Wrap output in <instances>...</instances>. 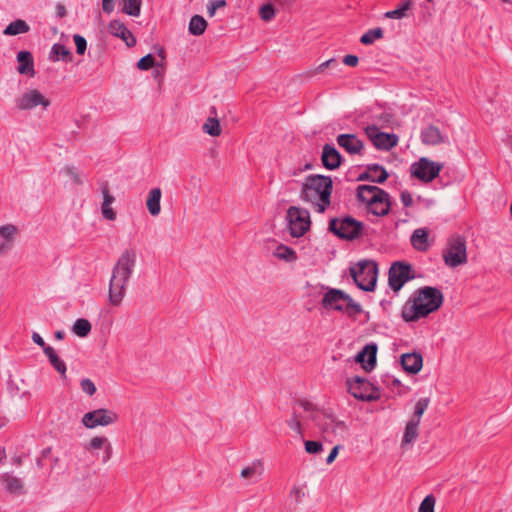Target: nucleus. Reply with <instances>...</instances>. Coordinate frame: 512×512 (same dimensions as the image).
Wrapping results in <instances>:
<instances>
[{"label":"nucleus","instance_id":"1","mask_svg":"<svg viewBox=\"0 0 512 512\" xmlns=\"http://www.w3.org/2000/svg\"><path fill=\"white\" fill-rule=\"evenodd\" d=\"M333 181L330 176L313 174L305 177L300 190V198L310 203L317 212L323 213L331 204Z\"/></svg>","mask_w":512,"mask_h":512},{"label":"nucleus","instance_id":"2","mask_svg":"<svg viewBox=\"0 0 512 512\" xmlns=\"http://www.w3.org/2000/svg\"><path fill=\"white\" fill-rule=\"evenodd\" d=\"M442 303L443 294L439 289L423 287L416 292L411 304L410 301L406 303L402 310V318L406 322L416 321L438 310Z\"/></svg>","mask_w":512,"mask_h":512},{"label":"nucleus","instance_id":"3","mask_svg":"<svg viewBox=\"0 0 512 512\" xmlns=\"http://www.w3.org/2000/svg\"><path fill=\"white\" fill-rule=\"evenodd\" d=\"M296 405L301 407L305 412L310 413V419L321 430L326 439L331 437L344 438L348 431V427L344 421L339 420L335 415L326 411L317 409L311 402L307 400H297Z\"/></svg>","mask_w":512,"mask_h":512},{"label":"nucleus","instance_id":"4","mask_svg":"<svg viewBox=\"0 0 512 512\" xmlns=\"http://www.w3.org/2000/svg\"><path fill=\"white\" fill-rule=\"evenodd\" d=\"M321 305L326 310L342 312L351 318L363 312L362 306L349 294L336 288H328L321 300Z\"/></svg>","mask_w":512,"mask_h":512},{"label":"nucleus","instance_id":"5","mask_svg":"<svg viewBox=\"0 0 512 512\" xmlns=\"http://www.w3.org/2000/svg\"><path fill=\"white\" fill-rule=\"evenodd\" d=\"M128 281V251H125L115 265L109 284V302L119 305L126 293Z\"/></svg>","mask_w":512,"mask_h":512},{"label":"nucleus","instance_id":"6","mask_svg":"<svg viewBox=\"0 0 512 512\" xmlns=\"http://www.w3.org/2000/svg\"><path fill=\"white\" fill-rule=\"evenodd\" d=\"M358 288L363 291H373L378 277L377 263L372 260H361L349 269Z\"/></svg>","mask_w":512,"mask_h":512},{"label":"nucleus","instance_id":"7","mask_svg":"<svg viewBox=\"0 0 512 512\" xmlns=\"http://www.w3.org/2000/svg\"><path fill=\"white\" fill-rule=\"evenodd\" d=\"M329 230L341 239L354 240L361 235L363 223L351 216L333 218L329 222Z\"/></svg>","mask_w":512,"mask_h":512},{"label":"nucleus","instance_id":"8","mask_svg":"<svg viewBox=\"0 0 512 512\" xmlns=\"http://www.w3.org/2000/svg\"><path fill=\"white\" fill-rule=\"evenodd\" d=\"M445 264L455 268L467 262L466 240L462 236H453L442 253Z\"/></svg>","mask_w":512,"mask_h":512},{"label":"nucleus","instance_id":"9","mask_svg":"<svg viewBox=\"0 0 512 512\" xmlns=\"http://www.w3.org/2000/svg\"><path fill=\"white\" fill-rule=\"evenodd\" d=\"M286 219L292 237H301L310 228V214L304 208L291 206L287 210Z\"/></svg>","mask_w":512,"mask_h":512},{"label":"nucleus","instance_id":"10","mask_svg":"<svg viewBox=\"0 0 512 512\" xmlns=\"http://www.w3.org/2000/svg\"><path fill=\"white\" fill-rule=\"evenodd\" d=\"M442 164L433 162L428 158L422 157L418 162H415L410 167V172L413 177H416L420 181L425 183L431 182L438 177Z\"/></svg>","mask_w":512,"mask_h":512},{"label":"nucleus","instance_id":"11","mask_svg":"<svg viewBox=\"0 0 512 512\" xmlns=\"http://www.w3.org/2000/svg\"><path fill=\"white\" fill-rule=\"evenodd\" d=\"M117 420L116 413L100 408L90 412H87L82 417V424L88 428L93 429L97 426H108Z\"/></svg>","mask_w":512,"mask_h":512},{"label":"nucleus","instance_id":"12","mask_svg":"<svg viewBox=\"0 0 512 512\" xmlns=\"http://www.w3.org/2000/svg\"><path fill=\"white\" fill-rule=\"evenodd\" d=\"M411 265L404 262H394L388 273L389 286L395 291H399L403 285L413 276L410 275Z\"/></svg>","mask_w":512,"mask_h":512},{"label":"nucleus","instance_id":"13","mask_svg":"<svg viewBox=\"0 0 512 512\" xmlns=\"http://www.w3.org/2000/svg\"><path fill=\"white\" fill-rule=\"evenodd\" d=\"M365 134L374 146L380 150H390L397 145L398 137L395 134L384 133L375 125L367 126Z\"/></svg>","mask_w":512,"mask_h":512},{"label":"nucleus","instance_id":"14","mask_svg":"<svg viewBox=\"0 0 512 512\" xmlns=\"http://www.w3.org/2000/svg\"><path fill=\"white\" fill-rule=\"evenodd\" d=\"M41 105L43 109H47L50 101L37 89L25 92L17 101L16 107L19 110H30Z\"/></svg>","mask_w":512,"mask_h":512},{"label":"nucleus","instance_id":"15","mask_svg":"<svg viewBox=\"0 0 512 512\" xmlns=\"http://www.w3.org/2000/svg\"><path fill=\"white\" fill-rule=\"evenodd\" d=\"M348 392L356 399L362 401H374L378 398L377 395L369 394V382L360 376L347 379L346 381Z\"/></svg>","mask_w":512,"mask_h":512},{"label":"nucleus","instance_id":"16","mask_svg":"<svg viewBox=\"0 0 512 512\" xmlns=\"http://www.w3.org/2000/svg\"><path fill=\"white\" fill-rule=\"evenodd\" d=\"M336 142L350 155H362L363 153L364 143L356 134H339Z\"/></svg>","mask_w":512,"mask_h":512},{"label":"nucleus","instance_id":"17","mask_svg":"<svg viewBox=\"0 0 512 512\" xmlns=\"http://www.w3.org/2000/svg\"><path fill=\"white\" fill-rule=\"evenodd\" d=\"M421 141L424 145L437 146L440 144H448L449 137L443 133L437 126L428 125L421 130Z\"/></svg>","mask_w":512,"mask_h":512},{"label":"nucleus","instance_id":"18","mask_svg":"<svg viewBox=\"0 0 512 512\" xmlns=\"http://www.w3.org/2000/svg\"><path fill=\"white\" fill-rule=\"evenodd\" d=\"M342 155L331 144H325L322 148L321 161L323 166L328 170L337 169L342 163Z\"/></svg>","mask_w":512,"mask_h":512},{"label":"nucleus","instance_id":"19","mask_svg":"<svg viewBox=\"0 0 512 512\" xmlns=\"http://www.w3.org/2000/svg\"><path fill=\"white\" fill-rule=\"evenodd\" d=\"M388 172L379 164H371L367 166V170L358 176V181H371L382 184L388 178Z\"/></svg>","mask_w":512,"mask_h":512},{"label":"nucleus","instance_id":"20","mask_svg":"<svg viewBox=\"0 0 512 512\" xmlns=\"http://www.w3.org/2000/svg\"><path fill=\"white\" fill-rule=\"evenodd\" d=\"M377 345L374 343L367 344L355 357V361L363 363L366 371H371L376 365Z\"/></svg>","mask_w":512,"mask_h":512},{"label":"nucleus","instance_id":"21","mask_svg":"<svg viewBox=\"0 0 512 512\" xmlns=\"http://www.w3.org/2000/svg\"><path fill=\"white\" fill-rule=\"evenodd\" d=\"M401 365L403 369L411 374L418 373L423 365V359L419 353H405L401 356Z\"/></svg>","mask_w":512,"mask_h":512},{"label":"nucleus","instance_id":"22","mask_svg":"<svg viewBox=\"0 0 512 512\" xmlns=\"http://www.w3.org/2000/svg\"><path fill=\"white\" fill-rule=\"evenodd\" d=\"M17 61L19 63L17 71L19 74L33 77L35 75L34 60L31 52L23 50L18 52Z\"/></svg>","mask_w":512,"mask_h":512},{"label":"nucleus","instance_id":"23","mask_svg":"<svg viewBox=\"0 0 512 512\" xmlns=\"http://www.w3.org/2000/svg\"><path fill=\"white\" fill-rule=\"evenodd\" d=\"M101 192L103 194V203L101 207L102 215L104 218L108 220H114L116 218V214L111 208V204L114 202V197L110 194L108 184H101Z\"/></svg>","mask_w":512,"mask_h":512},{"label":"nucleus","instance_id":"24","mask_svg":"<svg viewBox=\"0 0 512 512\" xmlns=\"http://www.w3.org/2000/svg\"><path fill=\"white\" fill-rule=\"evenodd\" d=\"M0 479L6 491L9 493L20 495L24 492V485L20 478L6 473L3 474Z\"/></svg>","mask_w":512,"mask_h":512},{"label":"nucleus","instance_id":"25","mask_svg":"<svg viewBox=\"0 0 512 512\" xmlns=\"http://www.w3.org/2000/svg\"><path fill=\"white\" fill-rule=\"evenodd\" d=\"M161 196L162 192L160 188H153L150 190L147 200H146V206L149 211V213L152 216H158L161 212Z\"/></svg>","mask_w":512,"mask_h":512},{"label":"nucleus","instance_id":"26","mask_svg":"<svg viewBox=\"0 0 512 512\" xmlns=\"http://www.w3.org/2000/svg\"><path fill=\"white\" fill-rule=\"evenodd\" d=\"M411 244L417 251L428 250V231L424 228L414 230L411 235Z\"/></svg>","mask_w":512,"mask_h":512},{"label":"nucleus","instance_id":"27","mask_svg":"<svg viewBox=\"0 0 512 512\" xmlns=\"http://www.w3.org/2000/svg\"><path fill=\"white\" fill-rule=\"evenodd\" d=\"M44 354L48 357L51 366L62 376L66 374V364L57 355L56 351L52 347H45Z\"/></svg>","mask_w":512,"mask_h":512},{"label":"nucleus","instance_id":"28","mask_svg":"<svg viewBox=\"0 0 512 512\" xmlns=\"http://www.w3.org/2000/svg\"><path fill=\"white\" fill-rule=\"evenodd\" d=\"M273 256L286 262H294L297 260L296 252L289 246L277 244L272 252Z\"/></svg>","mask_w":512,"mask_h":512},{"label":"nucleus","instance_id":"29","mask_svg":"<svg viewBox=\"0 0 512 512\" xmlns=\"http://www.w3.org/2000/svg\"><path fill=\"white\" fill-rule=\"evenodd\" d=\"M412 0H404L398 4L397 8L394 10L387 11L384 14L385 18L389 19H403L408 16L407 12L412 7Z\"/></svg>","mask_w":512,"mask_h":512},{"label":"nucleus","instance_id":"30","mask_svg":"<svg viewBox=\"0 0 512 512\" xmlns=\"http://www.w3.org/2000/svg\"><path fill=\"white\" fill-rule=\"evenodd\" d=\"M30 30L29 25L22 19L11 22L3 31L4 35L15 36L27 33Z\"/></svg>","mask_w":512,"mask_h":512},{"label":"nucleus","instance_id":"31","mask_svg":"<svg viewBox=\"0 0 512 512\" xmlns=\"http://www.w3.org/2000/svg\"><path fill=\"white\" fill-rule=\"evenodd\" d=\"M111 35L122 39L128 46V28L119 20H112L108 26Z\"/></svg>","mask_w":512,"mask_h":512},{"label":"nucleus","instance_id":"32","mask_svg":"<svg viewBox=\"0 0 512 512\" xmlns=\"http://www.w3.org/2000/svg\"><path fill=\"white\" fill-rule=\"evenodd\" d=\"M419 422L409 420L406 424L405 431L403 434L401 446L411 444L418 437V426Z\"/></svg>","mask_w":512,"mask_h":512},{"label":"nucleus","instance_id":"33","mask_svg":"<svg viewBox=\"0 0 512 512\" xmlns=\"http://www.w3.org/2000/svg\"><path fill=\"white\" fill-rule=\"evenodd\" d=\"M377 204H374L371 206L368 211L376 216H385L389 213L391 208V201H390V195L388 194L387 197H380V201L376 202Z\"/></svg>","mask_w":512,"mask_h":512},{"label":"nucleus","instance_id":"34","mask_svg":"<svg viewBox=\"0 0 512 512\" xmlns=\"http://www.w3.org/2000/svg\"><path fill=\"white\" fill-rule=\"evenodd\" d=\"M206 27H207L206 20L200 15H194L190 19L188 29L192 35L199 36L205 32Z\"/></svg>","mask_w":512,"mask_h":512},{"label":"nucleus","instance_id":"35","mask_svg":"<svg viewBox=\"0 0 512 512\" xmlns=\"http://www.w3.org/2000/svg\"><path fill=\"white\" fill-rule=\"evenodd\" d=\"M59 57H61L64 61L70 62L72 61V55L69 49L66 46L56 43L52 46L50 52V59L52 61H58Z\"/></svg>","mask_w":512,"mask_h":512},{"label":"nucleus","instance_id":"36","mask_svg":"<svg viewBox=\"0 0 512 512\" xmlns=\"http://www.w3.org/2000/svg\"><path fill=\"white\" fill-rule=\"evenodd\" d=\"M374 193H378L379 195L383 194V189L377 186L371 185H359L357 187V199L358 201L364 203L368 198H370Z\"/></svg>","mask_w":512,"mask_h":512},{"label":"nucleus","instance_id":"37","mask_svg":"<svg viewBox=\"0 0 512 512\" xmlns=\"http://www.w3.org/2000/svg\"><path fill=\"white\" fill-rule=\"evenodd\" d=\"M262 471V463L260 461H255L250 466L242 469L241 476L243 478L256 481L261 476Z\"/></svg>","mask_w":512,"mask_h":512},{"label":"nucleus","instance_id":"38","mask_svg":"<svg viewBox=\"0 0 512 512\" xmlns=\"http://www.w3.org/2000/svg\"><path fill=\"white\" fill-rule=\"evenodd\" d=\"M91 323L84 318H79L74 322L73 332L79 337H86L91 331Z\"/></svg>","mask_w":512,"mask_h":512},{"label":"nucleus","instance_id":"39","mask_svg":"<svg viewBox=\"0 0 512 512\" xmlns=\"http://www.w3.org/2000/svg\"><path fill=\"white\" fill-rule=\"evenodd\" d=\"M383 35V29L380 27L370 29L361 36L360 42L364 45H371L375 40L383 38Z\"/></svg>","mask_w":512,"mask_h":512},{"label":"nucleus","instance_id":"40","mask_svg":"<svg viewBox=\"0 0 512 512\" xmlns=\"http://www.w3.org/2000/svg\"><path fill=\"white\" fill-rule=\"evenodd\" d=\"M202 128L205 133L213 137L221 134L220 123L216 117H209Z\"/></svg>","mask_w":512,"mask_h":512},{"label":"nucleus","instance_id":"41","mask_svg":"<svg viewBox=\"0 0 512 512\" xmlns=\"http://www.w3.org/2000/svg\"><path fill=\"white\" fill-rule=\"evenodd\" d=\"M429 398H420L414 407V413L410 420L420 423L421 417L429 405Z\"/></svg>","mask_w":512,"mask_h":512},{"label":"nucleus","instance_id":"42","mask_svg":"<svg viewBox=\"0 0 512 512\" xmlns=\"http://www.w3.org/2000/svg\"><path fill=\"white\" fill-rule=\"evenodd\" d=\"M104 446L107 449L110 448L108 444V439L104 436H96L90 440L89 444L86 446V449L90 452H93L95 450L103 448Z\"/></svg>","mask_w":512,"mask_h":512},{"label":"nucleus","instance_id":"43","mask_svg":"<svg viewBox=\"0 0 512 512\" xmlns=\"http://www.w3.org/2000/svg\"><path fill=\"white\" fill-rule=\"evenodd\" d=\"M274 5L275 4L273 2L269 1L268 3H266L260 7L259 15L263 21L268 22L274 18V16H275Z\"/></svg>","mask_w":512,"mask_h":512},{"label":"nucleus","instance_id":"44","mask_svg":"<svg viewBox=\"0 0 512 512\" xmlns=\"http://www.w3.org/2000/svg\"><path fill=\"white\" fill-rule=\"evenodd\" d=\"M301 417L302 415L298 413L296 409H294L292 417L287 422L288 426L299 435H302L303 433L301 426Z\"/></svg>","mask_w":512,"mask_h":512},{"label":"nucleus","instance_id":"45","mask_svg":"<svg viewBox=\"0 0 512 512\" xmlns=\"http://www.w3.org/2000/svg\"><path fill=\"white\" fill-rule=\"evenodd\" d=\"M17 228L14 225L7 224L0 227V236L10 243L13 236L16 234Z\"/></svg>","mask_w":512,"mask_h":512},{"label":"nucleus","instance_id":"46","mask_svg":"<svg viewBox=\"0 0 512 512\" xmlns=\"http://www.w3.org/2000/svg\"><path fill=\"white\" fill-rule=\"evenodd\" d=\"M304 445L305 451L309 454H318L323 451V445L320 441L307 440Z\"/></svg>","mask_w":512,"mask_h":512},{"label":"nucleus","instance_id":"47","mask_svg":"<svg viewBox=\"0 0 512 512\" xmlns=\"http://www.w3.org/2000/svg\"><path fill=\"white\" fill-rule=\"evenodd\" d=\"M435 498L432 495L426 496L419 506V512H434Z\"/></svg>","mask_w":512,"mask_h":512},{"label":"nucleus","instance_id":"48","mask_svg":"<svg viewBox=\"0 0 512 512\" xmlns=\"http://www.w3.org/2000/svg\"><path fill=\"white\" fill-rule=\"evenodd\" d=\"M154 64H155L154 56L152 54H147L138 61L137 67L140 70L145 71V70L152 68L154 66Z\"/></svg>","mask_w":512,"mask_h":512},{"label":"nucleus","instance_id":"49","mask_svg":"<svg viewBox=\"0 0 512 512\" xmlns=\"http://www.w3.org/2000/svg\"><path fill=\"white\" fill-rule=\"evenodd\" d=\"M73 39H74V43H75V46H76V52L77 54L79 55H83L87 49V41L86 39L79 35V34H75L73 36Z\"/></svg>","mask_w":512,"mask_h":512},{"label":"nucleus","instance_id":"50","mask_svg":"<svg viewBox=\"0 0 512 512\" xmlns=\"http://www.w3.org/2000/svg\"><path fill=\"white\" fill-rule=\"evenodd\" d=\"M80 386L82 391L88 394L89 396L94 395L96 392V386L93 383V381L90 380L89 378L82 379L80 382Z\"/></svg>","mask_w":512,"mask_h":512},{"label":"nucleus","instance_id":"51","mask_svg":"<svg viewBox=\"0 0 512 512\" xmlns=\"http://www.w3.org/2000/svg\"><path fill=\"white\" fill-rule=\"evenodd\" d=\"M226 6L225 0H213L207 4V12L210 17L214 16L216 10Z\"/></svg>","mask_w":512,"mask_h":512},{"label":"nucleus","instance_id":"52","mask_svg":"<svg viewBox=\"0 0 512 512\" xmlns=\"http://www.w3.org/2000/svg\"><path fill=\"white\" fill-rule=\"evenodd\" d=\"M142 0H130V16L138 17L140 15Z\"/></svg>","mask_w":512,"mask_h":512},{"label":"nucleus","instance_id":"53","mask_svg":"<svg viewBox=\"0 0 512 512\" xmlns=\"http://www.w3.org/2000/svg\"><path fill=\"white\" fill-rule=\"evenodd\" d=\"M338 66V62L336 59L334 58H331L323 63H321L316 69H315V73H321L324 71V69L326 68H333V67H337Z\"/></svg>","mask_w":512,"mask_h":512},{"label":"nucleus","instance_id":"54","mask_svg":"<svg viewBox=\"0 0 512 512\" xmlns=\"http://www.w3.org/2000/svg\"><path fill=\"white\" fill-rule=\"evenodd\" d=\"M383 194L384 195H379L378 193H374L370 198H368V200H366L364 202V204L366 205L367 210L371 206H373L374 204H377L376 202L380 201V197H387L388 196V193L385 190H383Z\"/></svg>","mask_w":512,"mask_h":512},{"label":"nucleus","instance_id":"55","mask_svg":"<svg viewBox=\"0 0 512 512\" xmlns=\"http://www.w3.org/2000/svg\"><path fill=\"white\" fill-rule=\"evenodd\" d=\"M64 172L66 173V175H68L69 177H71L73 179L74 183H76V184L82 183L78 173L75 171V169L73 167H70V166L65 167Z\"/></svg>","mask_w":512,"mask_h":512},{"label":"nucleus","instance_id":"56","mask_svg":"<svg viewBox=\"0 0 512 512\" xmlns=\"http://www.w3.org/2000/svg\"><path fill=\"white\" fill-rule=\"evenodd\" d=\"M401 202L405 207H410L413 205L412 195L408 191H403L401 193Z\"/></svg>","mask_w":512,"mask_h":512},{"label":"nucleus","instance_id":"57","mask_svg":"<svg viewBox=\"0 0 512 512\" xmlns=\"http://www.w3.org/2000/svg\"><path fill=\"white\" fill-rule=\"evenodd\" d=\"M358 61H359V59L356 55L349 54V55L344 56V58H343V63L345 65L351 66V67L356 66L358 64Z\"/></svg>","mask_w":512,"mask_h":512},{"label":"nucleus","instance_id":"58","mask_svg":"<svg viewBox=\"0 0 512 512\" xmlns=\"http://www.w3.org/2000/svg\"><path fill=\"white\" fill-rule=\"evenodd\" d=\"M32 340L35 344L39 345L43 350L45 347H50L44 341V339L37 332L32 333Z\"/></svg>","mask_w":512,"mask_h":512},{"label":"nucleus","instance_id":"59","mask_svg":"<svg viewBox=\"0 0 512 512\" xmlns=\"http://www.w3.org/2000/svg\"><path fill=\"white\" fill-rule=\"evenodd\" d=\"M340 448H341L340 445H336V446H334L332 448V450L330 451L329 455L326 458V463L327 464H331L335 460V458L338 455V452H339Z\"/></svg>","mask_w":512,"mask_h":512},{"label":"nucleus","instance_id":"60","mask_svg":"<svg viewBox=\"0 0 512 512\" xmlns=\"http://www.w3.org/2000/svg\"><path fill=\"white\" fill-rule=\"evenodd\" d=\"M115 0H102V9L105 13H111L114 10Z\"/></svg>","mask_w":512,"mask_h":512},{"label":"nucleus","instance_id":"61","mask_svg":"<svg viewBox=\"0 0 512 512\" xmlns=\"http://www.w3.org/2000/svg\"><path fill=\"white\" fill-rule=\"evenodd\" d=\"M421 7V10H422V16L427 20L428 18L431 17V12L429 11V8L427 7V5L425 4H421L420 5Z\"/></svg>","mask_w":512,"mask_h":512},{"label":"nucleus","instance_id":"62","mask_svg":"<svg viewBox=\"0 0 512 512\" xmlns=\"http://www.w3.org/2000/svg\"><path fill=\"white\" fill-rule=\"evenodd\" d=\"M120 6H121V12L124 14H128V11H129L128 0H121Z\"/></svg>","mask_w":512,"mask_h":512},{"label":"nucleus","instance_id":"63","mask_svg":"<svg viewBox=\"0 0 512 512\" xmlns=\"http://www.w3.org/2000/svg\"><path fill=\"white\" fill-rule=\"evenodd\" d=\"M56 9L59 17H64L66 15V9L62 4H58Z\"/></svg>","mask_w":512,"mask_h":512},{"label":"nucleus","instance_id":"64","mask_svg":"<svg viewBox=\"0 0 512 512\" xmlns=\"http://www.w3.org/2000/svg\"><path fill=\"white\" fill-rule=\"evenodd\" d=\"M11 247V243H8V242H3L0 244V255L2 253H4L5 251H7L8 249H10Z\"/></svg>","mask_w":512,"mask_h":512}]
</instances>
